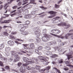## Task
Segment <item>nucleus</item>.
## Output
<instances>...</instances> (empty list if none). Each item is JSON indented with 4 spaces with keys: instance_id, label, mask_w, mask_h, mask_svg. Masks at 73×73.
I'll use <instances>...</instances> for the list:
<instances>
[{
    "instance_id": "21",
    "label": "nucleus",
    "mask_w": 73,
    "mask_h": 73,
    "mask_svg": "<svg viewBox=\"0 0 73 73\" xmlns=\"http://www.w3.org/2000/svg\"><path fill=\"white\" fill-rule=\"evenodd\" d=\"M22 7H17V6H14L13 7H12L13 9H20Z\"/></svg>"
},
{
    "instance_id": "51",
    "label": "nucleus",
    "mask_w": 73,
    "mask_h": 73,
    "mask_svg": "<svg viewBox=\"0 0 73 73\" xmlns=\"http://www.w3.org/2000/svg\"><path fill=\"white\" fill-rule=\"evenodd\" d=\"M16 40H18V41H22V42H23L24 41V40H21L19 38L17 39Z\"/></svg>"
},
{
    "instance_id": "28",
    "label": "nucleus",
    "mask_w": 73,
    "mask_h": 73,
    "mask_svg": "<svg viewBox=\"0 0 73 73\" xmlns=\"http://www.w3.org/2000/svg\"><path fill=\"white\" fill-rule=\"evenodd\" d=\"M35 0H30V3L31 4H35V5H36V3H33V2H35Z\"/></svg>"
},
{
    "instance_id": "30",
    "label": "nucleus",
    "mask_w": 73,
    "mask_h": 73,
    "mask_svg": "<svg viewBox=\"0 0 73 73\" xmlns=\"http://www.w3.org/2000/svg\"><path fill=\"white\" fill-rule=\"evenodd\" d=\"M35 68L37 70H40L41 68V67L40 66H36Z\"/></svg>"
},
{
    "instance_id": "54",
    "label": "nucleus",
    "mask_w": 73,
    "mask_h": 73,
    "mask_svg": "<svg viewBox=\"0 0 73 73\" xmlns=\"http://www.w3.org/2000/svg\"><path fill=\"white\" fill-rule=\"evenodd\" d=\"M35 68H34V67H31V70H35Z\"/></svg>"
},
{
    "instance_id": "39",
    "label": "nucleus",
    "mask_w": 73,
    "mask_h": 73,
    "mask_svg": "<svg viewBox=\"0 0 73 73\" xmlns=\"http://www.w3.org/2000/svg\"><path fill=\"white\" fill-rule=\"evenodd\" d=\"M13 60V59L11 58H10L8 59V61H9V62H12Z\"/></svg>"
},
{
    "instance_id": "57",
    "label": "nucleus",
    "mask_w": 73,
    "mask_h": 73,
    "mask_svg": "<svg viewBox=\"0 0 73 73\" xmlns=\"http://www.w3.org/2000/svg\"><path fill=\"white\" fill-rule=\"evenodd\" d=\"M65 44V43H61L60 44V45L61 46H62L63 45H64Z\"/></svg>"
},
{
    "instance_id": "8",
    "label": "nucleus",
    "mask_w": 73,
    "mask_h": 73,
    "mask_svg": "<svg viewBox=\"0 0 73 73\" xmlns=\"http://www.w3.org/2000/svg\"><path fill=\"white\" fill-rule=\"evenodd\" d=\"M58 26H65L66 29L70 27V25L69 24H66L65 23H62L60 24H58Z\"/></svg>"
},
{
    "instance_id": "12",
    "label": "nucleus",
    "mask_w": 73,
    "mask_h": 73,
    "mask_svg": "<svg viewBox=\"0 0 73 73\" xmlns=\"http://www.w3.org/2000/svg\"><path fill=\"white\" fill-rule=\"evenodd\" d=\"M2 20H0V23H1V24H3V23H6V24H8L9 23L10 21H11V20H5L4 21H2Z\"/></svg>"
},
{
    "instance_id": "29",
    "label": "nucleus",
    "mask_w": 73,
    "mask_h": 73,
    "mask_svg": "<svg viewBox=\"0 0 73 73\" xmlns=\"http://www.w3.org/2000/svg\"><path fill=\"white\" fill-rule=\"evenodd\" d=\"M50 57H52V58H54V57H58V55L55 54H54Z\"/></svg>"
},
{
    "instance_id": "6",
    "label": "nucleus",
    "mask_w": 73,
    "mask_h": 73,
    "mask_svg": "<svg viewBox=\"0 0 73 73\" xmlns=\"http://www.w3.org/2000/svg\"><path fill=\"white\" fill-rule=\"evenodd\" d=\"M23 48L25 49H27L28 50H31V49H33L35 48V45L33 43H31L30 44L29 46L30 47L29 48H27V46H28L29 44H23Z\"/></svg>"
},
{
    "instance_id": "37",
    "label": "nucleus",
    "mask_w": 73,
    "mask_h": 73,
    "mask_svg": "<svg viewBox=\"0 0 73 73\" xmlns=\"http://www.w3.org/2000/svg\"><path fill=\"white\" fill-rule=\"evenodd\" d=\"M40 8H41V9H48L47 8L44 7L43 6H40Z\"/></svg>"
},
{
    "instance_id": "41",
    "label": "nucleus",
    "mask_w": 73,
    "mask_h": 73,
    "mask_svg": "<svg viewBox=\"0 0 73 73\" xmlns=\"http://www.w3.org/2000/svg\"><path fill=\"white\" fill-rule=\"evenodd\" d=\"M0 65L1 66H4L3 62L1 61H0Z\"/></svg>"
},
{
    "instance_id": "49",
    "label": "nucleus",
    "mask_w": 73,
    "mask_h": 73,
    "mask_svg": "<svg viewBox=\"0 0 73 73\" xmlns=\"http://www.w3.org/2000/svg\"><path fill=\"white\" fill-rule=\"evenodd\" d=\"M31 66H29L27 67V69L28 70H31Z\"/></svg>"
},
{
    "instance_id": "3",
    "label": "nucleus",
    "mask_w": 73,
    "mask_h": 73,
    "mask_svg": "<svg viewBox=\"0 0 73 73\" xmlns=\"http://www.w3.org/2000/svg\"><path fill=\"white\" fill-rule=\"evenodd\" d=\"M11 55L14 56L15 55V58L14 60V62H17L20 59V58L18 54H23V53L21 52H16L13 51L11 52Z\"/></svg>"
},
{
    "instance_id": "52",
    "label": "nucleus",
    "mask_w": 73,
    "mask_h": 73,
    "mask_svg": "<svg viewBox=\"0 0 73 73\" xmlns=\"http://www.w3.org/2000/svg\"><path fill=\"white\" fill-rule=\"evenodd\" d=\"M64 70H65L66 71L69 70V69L68 68H64Z\"/></svg>"
},
{
    "instance_id": "11",
    "label": "nucleus",
    "mask_w": 73,
    "mask_h": 73,
    "mask_svg": "<svg viewBox=\"0 0 73 73\" xmlns=\"http://www.w3.org/2000/svg\"><path fill=\"white\" fill-rule=\"evenodd\" d=\"M73 53V52L72 51H71V52L69 53V54L66 55L67 56L68 58V60H69L70 58H72V55Z\"/></svg>"
},
{
    "instance_id": "47",
    "label": "nucleus",
    "mask_w": 73,
    "mask_h": 73,
    "mask_svg": "<svg viewBox=\"0 0 73 73\" xmlns=\"http://www.w3.org/2000/svg\"><path fill=\"white\" fill-rule=\"evenodd\" d=\"M15 43H16V44H21V43L19 42H18V41H17V40H15Z\"/></svg>"
},
{
    "instance_id": "59",
    "label": "nucleus",
    "mask_w": 73,
    "mask_h": 73,
    "mask_svg": "<svg viewBox=\"0 0 73 73\" xmlns=\"http://www.w3.org/2000/svg\"><path fill=\"white\" fill-rule=\"evenodd\" d=\"M3 7V5H1V6H0V9H2Z\"/></svg>"
},
{
    "instance_id": "48",
    "label": "nucleus",
    "mask_w": 73,
    "mask_h": 73,
    "mask_svg": "<svg viewBox=\"0 0 73 73\" xmlns=\"http://www.w3.org/2000/svg\"><path fill=\"white\" fill-rule=\"evenodd\" d=\"M42 49V47L41 46H40L38 48V49L39 50H41Z\"/></svg>"
},
{
    "instance_id": "26",
    "label": "nucleus",
    "mask_w": 73,
    "mask_h": 73,
    "mask_svg": "<svg viewBox=\"0 0 73 73\" xmlns=\"http://www.w3.org/2000/svg\"><path fill=\"white\" fill-rule=\"evenodd\" d=\"M28 1V0H23V2L24 3L22 4L23 5H25V4H26L28 3V2H27Z\"/></svg>"
},
{
    "instance_id": "42",
    "label": "nucleus",
    "mask_w": 73,
    "mask_h": 73,
    "mask_svg": "<svg viewBox=\"0 0 73 73\" xmlns=\"http://www.w3.org/2000/svg\"><path fill=\"white\" fill-rule=\"evenodd\" d=\"M16 13H15L14 14H11L10 15L11 17H13L14 16H15V15H16Z\"/></svg>"
},
{
    "instance_id": "36",
    "label": "nucleus",
    "mask_w": 73,
    "mask_h": 73,
    "mask_svg": "<svg viewBox=\"0 0 73 73\" xmlns=\"http://www.w3.org/2000/svg\"><path fill=\"white\" fill-rule=\"evenodd\" d=\"M9 36L11 38H14V39H15V38H16V37L14 36L11 35H10Z\"/></svg>"
},
{
    "instance_id": "46",
    "label": "nucleus",
    "mask_w": 73,
    "mask_h": 73,
    "mask_svg": "<svg viewBox=\"0 0 73 73\" xmlns=\"http://www.w3.org/2000/svg\"><path fill=\"white\" fill-rule=\"evenodd\" d=\"M17 65L18 66H21V62H19L18 64H17Z\"/></svg>"
},
{
    "instance_id": "15",
    "label": "nucleus",
    "mask_w": 73,
    "mask_h": 73,
    "mask_svg": "<svg viewBox=\"0 0 73 73\" xmlns=\"http://www.w3.org/2000/svg\"><path fill=\"white\" fill-rule=\"evenodd\" d=\"M32 59L33 60H32L31 59H30V61H32V62H31V63H34V62H37V61H38V60L37 59H35L34 58H32Z\"/></svg>"
},
{
    "instance_id": "10",
    "label": "nucleus",
    "mask_w": 73,
    "mask_h": 73,
    "mask_svg": "<svg viewBox=\"0 0 73 73\" xmlns=\"http://www.w3.org/2000/svg\"><path fill=\"white\" fill-rule=\"evenodd\" d=\"M60 17H57L56 18L53 19L52 20V21H53V23H57L58 22V21H57V20L60 19Z\"/></svg>"
},
{
    "instance_id": "14",
    "label": "nucleus",
    "mask_w": 73,
    "mask_h": 73,
    "mask_svg": "<svg viewBox=\"0 0 73 73\" xmlns=\"http://www.w3.org/2000/svg\"><path fill=\"white\" fill-rule=\"evenodd\" d=\"M50 66H48L46 67V69H45L44 70L42 69L39 70V72H43L45 71L46 70H49V69H50Z\"/></svg>"
},
{
    "instance_id": "63",
    "label": "nucleus",
    "mask_w": 73,
    "mask_h": 73,
    "mask_svg": "<svg viewBox=\"0 0 73 73\" xmlns=\"http://www.w3.org/2000/svg\"><path fill=\"white\" fill-rule=\"evenodd\" d=\"M33 40L32 39H30L29 40V41L30 42H33Z\"/></svg>"
},
{
    "instance_id": "13",
    "label": "nucleus",
    "mask_w": 73,
    "mask_h": 73,
    "mask_svg": "<svg viewBox=\"0 0 73 73\" xmlns=\"http://www.w3.org/2000/svg\"><path fill=\"white\" fill-rule=\"evenodd\" d=\"M35 30H36L35 32V35H37L40 33V32H41L40 29H38L37 27H36L35 28Z\"/></svg>"
},
{
    "instance_id": "4",
    "label": "nucleus",
    "mask_w": 73,
    "mask_h": 73,
    "mask_svg": "<svg viewBox=\"0 0 73 73\" xmlns=\"http://www.w3.org/2000/svg\"><path fill=\"white\" fill-rule=\"evenodd\" d=\"M50 34L51 35L57 37L58 38H61V39H63V38H64V39H68L69 36H71V35H73V34H67L65 36H63L62 35L59 36L58 35L54 34L52 33H51Z\"/></svg>"
},
{
    "instance_id": "35",
    "label": "nucleus",
    "mask_w": 73,
    "mask_h": 73,
    "mask_svg": "<svg viewBox=\"0 0 73 73\" xmlns=\"http://www.w3.org/2000/svg\"><path fill=\"white\" fill-rule=\"evenodd\" d=\"M56 16V15L54 14V15H51V16H49L48 17V18H52V17H54V16Z\"/></svg>"
},
{
    "instance_id": "38",
    "label": "nucleus",
    "mask_w": 73,
    "mask_h": 73,
    "mask_svg": "<svg viewBox=\"0 0 73 73\" xmlns=\"http://www.w3.org/2000/svg\"><path fill=\"white\" fill-rule=\"evenodd\" d=\"M54 69H55V70H57V72H58V73H61V72H60V70H59L57 69L56 68H54Z\"/></svg>"
},
{
    "instance_id": "56",
    "label": "nucleus",
    "mask_w": 73,
    "mask_h": 73,
    "mask_svg": "<svg viewBox=\"0 0 73 73\" xmlns=\"http://www.w3.org/2000/svg\"><path fill=\"white\" fill-rule=\"evenodd\" d=\"M37 24L38 25H40V24H41V22L40 21H38L37 22Z\"/></svg>"
},
{
    "instance_id": "61",
    "label": "nucleus",
    "mask_w": 73,
    "mask_h": 73,
    "mask_svg": "<svg viewBox=\"0 0 73 73\" xmlns=\"http://www.w3.org/2000/svg\"><path fill=\"white\" fill-rule=\"evenodd\" d=\"M16 10H15L14 11L11 12V13H13V12H16Z\"/></svg>"
},
{
    "instance_id": "1",
    "label": "nucleus",
    "mask_w": 73,
    "mask_h": 73,
    "mask_svg": "<svg viewBox=\"0 0 73 73\" xmlns=\"http://www.w3.org/2000/svg\"><path fill=\"white\" fill-rule=\"evenodd\" d=\"M23 60L25 62H26V64H23V66L20 67V70H19L21 73H24L25 68L24 66H27V65L31 64V63L34 62L30 61V59H29L27 58L24 57L23 58Z\"/></svg>"
},
{
    "instance_id": "2",
    "label": "nucleus",
    "mask_w": 73,
    "mask_h": 73,
    "mask_svg": "<svg viewBox=\"0 0 73 73\" xmlns=\"http://www.w3.org/2000/svg\"><path fill=\"white\" fill-rule=\"evenodd\" d=\"M20 27L21 28V29L19 30L21 32H22V35H28V32L27 31H24L25 29L28 27V26L27 25H19Z\"/></svg>"
},
{
    "instance_id": "64",
    "label": "nucleus",
    "mask_w": 73,
    "mask_h": 73,
    "mask_svg": "<svg viewBox=\"0 0 73 73\" xmlns=\"http://www.w3.org/2000/svg\"><path fill=\"white\" fill-rule=\"evenodd\" d=\"M35 52L36 53H38V50H35Z\"/></svg>"
},
{
    "instance_id": "9",
    "label": "nucleus",
    "mask_w": 73,
    "mask_h": 73,
    "mask_svg": "<svg viewBox=\"0 0 73 73\" xmlns=\"http://www.w3.org/2000/svg\"><path fill=\"white\" fill-rule=\"evenodd\" d=\"M10 49L11 48H10V47H6L5 48V53L7 56H8L9 55L8 53H9V51H10Z\"/></svg>"
},
{
    "instance_id": "19",
    "label": "nucleus",
    "mask_w": 73,
    "mask_h": 73,
    "mask_svg": "<svg viewBox=\"0 0 73 73\" xmlns=\"http://www.w3.org/2000/svg\"><path fill=\"white\" fill-rule=\"evenodd\" d=\"M57 29H53L51 30V32H52V33H58V32H57Z\"/></svg>"
},
{
    "instance_id": "50",
    "label": "nucleus",
    "mask_w": 73,
    "mask_h": 73,
    "mask_svg": "<svg viewBox=\"0 0 73 73\" xmlns=\"http://www.w3.org/2000/svg\"><path fill=\"white\" fill-rule=\"evenodd\" d=\"M70 64V61H67L66 62V64Z\"/></svg>"
},
{
    "instance_id": "23",
    "label": "nucleus",
    "mask_w": 73,
    "mask_h": 73,
    "mask_svg": "<svg viewBox=\"0 0 73 73\" xmlns=\"http://www.w3.org/2000/svg\"><path fill=\"white\" fill-rule=\"evenodd\" d=\"M21 52H22V53H27V56H31L30 54H28V53H29V52L27 51H26V52H25L23 51H21Z\"/></svg>"
},
{
    "instance_id": "7",
    "label": "nucleus",
    "mask_w": 73,
    "mask_h": 73,
    "mask_svg": "<svg viewBox=\"0 0 73 73\" xmlns=\"http://www.w3.org/2000/svg\"><path fill=\"white\" fill-rule=\"evenodd\" d=\"M44 36L42 37V40L44 42H46L49 40L50 38L47 35H44Z\"/></svg>"
},
{
    "instance_id": "34",
    "label": "nucleus",
    "mask_w": 73,
    "mask_h": 73,
    "mask_svg": "<svg viewBox=\"0 0 73 73\" xmlns=\"http://www.w3.org/2000/svg\"><path fill=\"white\" fill-rule=\"evenodd\" d=\"M3 33H4V35H5V36H8L9 35L8 33L7 32H4Z\"/></svg>"
},
{
    "instance_id": "27",
    "label": "nucleus",
    "mask_w": 73,
    "mask_h": 73,
    "mask_svg": "<svg viewBox=\"0 0 73 73\" xmlns=\"http://www.w3.org/2000/svg\"><path fill=\"white\" fill-rule=\"evenodd\" d=\"M4 45L3 44H1L0 45V49H2L4 48Z\"/></svg>"
},
{
    "instance_id": "55",
    "label": "nucleus",
    "mask_w": 73,
    "mask_h": 73,
    "mask_svg": "<svg viewBox=\"0 0 73 73\" xmlns=\"http://www.w3.org/2000/svg\"><path fill=\"white\" fill-rule=\"evenodd\" d=\"M3 59L5 61H7V58H3Z\"/></svg>"
},
{
    "instance_id": "22",
    "label": "nucleus",
    "mask_w": 73,
    "mask_h": 73,
    "mask_svg": "<svg viewBox=\"0 0 73 73\" xmlns=\"http://www.w3.org/2000/svg\"><path fill=\"white\" fill-rule=\"evenodd\" d=\"M47 31L46 29H43V35H47L46 34V33Z\"/></svg>"
},
{
    "instance_id": "53",
    "label": "nucleus",
    "mask_w": 73,
    "mask_h": 73,
    "mask_svg": "<svg viewBox=\"0 0 73 73\" xmlns=\"http://www.w3.org/2000/svg\"><path fill=\"white\" fill-rule=\"evenodd\" d=\"M9 67L8 66H6L5 67V69H9Z\"/></svg>"
},
{
    "instance_id": "60",
    "label": "nucleus",
    "mask_w": 73,
    "mask_h": 73,
    "mask_svg": "<svg viewBox=\"0 0 73 73\" xmlns=\"http://www.w3.org/2000/svg\"><path fill=\"white\" fill-rule=\"evenodd\" d=\"M21 4V2H19L18 3V5L19 6H20Z\"/></svg>"
},
{
    "instance_id": "32",
    "label": "nucleus",
    "mask_w": 73,
    "mask_h": 73,
    "mask_svg": "<svg viewBox=\"0 0 73 73\" xmlns=\"http://www.w3.org/2000/svg\"><path fill=\"white\" fill-rule=\"evenodd\" d=\"M7 27H8V28H11V30H12V27H10V26H4L3 28H6Z\"/></svg>"
},
{
    "instance_id": "24",
    "label": "nucleus",
    "mask_w": 73,
    "mask_h": 73,
    "mask_svg": "<svg viewBox=\"0 0 73 73\" xmlns=\"http://www.w3.org/2000/svg\"><path fill=\"white\" fill-rule=\"evenodd\" d=\"M46 55H51L52 53V52L48 51L46 52Z\"/></svg>"
},
{
    "instance_id": "43",
    "label": "nucleus",
    "mask_w": 73,
    "mask_h": 73,
    "mask_svg": "<svg viewBox=\"0 0 73 73\" xmlns=\"http://www.w3.org/2000/svg\"><path fill=\"white\" fill-rule=\"evenodd\" d=\"M55 8H59V7H60V6H59L58 5H57L56 4H55Z\"/></svg>"
},
{
    "instance_id": "31",
    "label": "nucleus",
    "mask_w": 73,
    "mask_h": 73,
    "mask_svg": "<svg viewBox=\"0 0 73 73\" xmlns=\"http://www.w3.org/2000/svg\"><path fill=\"white\" fill-rule=\"evenodd\" d=\"M25 23H26V24H22V25H28V24H29L30 23V21H26L25 22Z\"/></svg>"
},
{
    "instance_id": "17",
    "label": "nucleus",
    "mask_w": 73,
    "mask_h": 73,
    "mask_svg": "<svg viewBox=\"0 0 73 73\" xmlns=\"http://www.w3.org/2000/svg\"><path fill=\"white\" fill-rule=\"evenodd\" d=\"M55 61H58V62L59 64H62V62H63V59H61L59 61V59H56L55 60Z\"/></svg>"
},
{
    "instance_id": "20",
    "label": "nucleus",
    "mask_w": 73,
    "mask_h": 73,
    "mask_svg": "<svg viewBox=\"0 0 73 73\" xmlns=\"http://www.w3.org/2000/svg\"><path fill=\"white\" fill-rule=\"evenodd\" d=\"M48 13H50L51 15H53V14H56L57 13V12L56 11H51L48 12Z\"/></svg>"
},
{
    "instance_id": "33",
    "label": "nucleus",
    "mask_w": 73,
    "mask_h": 73,
    "mask_svg": "<svg viewBox=\"0 0 73 73\" xmlns=\"http://www.w3.org/2000/svg\"><path fill=\"white\" fill-rule=\"evenodd\" d=\"M36 41L37 42H41V39L39 38H37L36 39Z\"/></svg>"
},
{
    "instance_id": "62",
    "label": "nucleus",
    "mask_w": 73,
    "mask_h": 73,
    "mask_svg": "<svg viewBox=\"0 0 73 73\" xmlns=\"http://www.w3.org/2000/svg\"><path fill=\"white\" fill-rule=\"evenodd\" d=\"M39 2L40 3H42V0H38Z\"/></svg>"
},
{
    "instance_id": "25",
    "label": "nucleus",
    "mask_w": 73,
    "mask_h": 73,
    "mask_svg": "<svg viewBox=\"0 0 73 73\" xmlns=\"http://www.w3.org/2000/svg\"><path fill=\"white\" fill-rule=\"evenodd\" d=\"M30 16V14H28V15H26L25 17V19H31V18L29 17Z\"/></svg>"
},
{
    "instance_id": "58",
    "label": "nucleus",
    "mask_w": 73,
    "mask_h": 73,
    "mask_svg": "<svg viewBox=\"0 0 73 73\" xmlns=\"http://www.w3.org/2000/svg\"><path fill=\"white\" fill-rule=\"evenodd\" d=\"M52 42H49L48 43V45H52Z\"/></svg>"
},
{
    "instance_id": "44",
    "label": "nucleus",
    "mask_w": 73,
    "mask_h": 73,
    "mask_svg": "<svg viewBox=\"0 0 73 73\" xmlns=\"http://www.w3.org/2000/svg\"><path fill=\"white\" fill-rule=\"evenodd\" d=\"M58 51L60 52H62L63 50H62V49L61 48H60L59 50H58Z\"/></svg>"
},
{
    "instance_id": "45",
    "label": "nucleus",
    "mask_w": 73,
    "mask_h": 73,
    "mask_svg": "<svg viewBox=\"0 0 73 73\" xmlns=\"http://www.w3.org/2000/svg\"><path fill=\"white\" fill-rule=\"evenodd\" d=\"M11 35H16V34H17V32H12L11 33Z\"/></svg>"
},
{
    "instance_id": "5",
    "label": "nucleus",
    "mask_w": 73,
    "mask_h": 73,
    "mask_svg": "<svg viewBox=\"0 0 73 73\" xmlns=\"http://www.w3.org/2000/svg\"><path fill=\"white\" fill-rule=\"evenodd\" d=\"M38 58L40 59L41 62H42L43 64H45V65H46V63H47V61H46V60L48 61V60H49V58L48 57L45 58L44 57L41 56H38Z\"/></svg>"
},
{
    "instance_id": "40",
    "label": "nucleus",
    "mask_w": 73,
    "mask_h": 73,
    "mask_svg": "<svg viewBox=\"0 0 73 73\" xmlns=\"http://www.w3.org/2000/svg\"><path fill=\"white\" fill-rule=\"evenodd\" d=\"M46 49H47L48 50H50L51 48L49 46H46Z\"/></svg>"
},
{
    "instance_id": "18",
    "label": "nucleus",
    "mask_w": 73,
    "mask_h": 73,
    "mask_svg": "<svg viewBox=\"0 0 73 73\" xmlns=\"http://www.w3.org/2000/svg\"><path fill=\"white\" fill-rule=\"evenodd\" d=\"M8 1H9V2L10 1V2H9L8 3H6V4H5V6L4 7V8L5 9H7V7H8V6H7V4H8L9 3H11V2L12 1L11 0H8Z\"/></svg>"
},
{
    "instance_id": "16",
    "label": "nucleus",
    "mask_w": 73,
    "mask_h": 73,
    "mask_svg": "<svg viewBox=\"0 0 73 73\" xmlns=\"http://www.w3.org/2000/svg\"><path fill=\"white\" fill-rule=\"evenodd\" d=\"M8 44L10 45L13 46L14 45V42L12 41L9 40L8 42Z\"/></svg>"
}]
</instances>
